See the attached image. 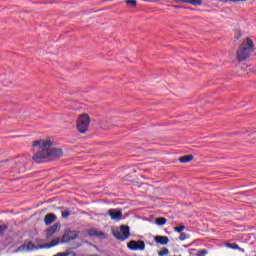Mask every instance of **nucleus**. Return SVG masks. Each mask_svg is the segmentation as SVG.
I'll return each mask as SVG.
<instances>
[{"instance_id": "30", "label": "nucleus", "mask_w": 256, "mask_h": 256, "mask_svg": "<svg viewBox=\"0 0 256 256\" xmlns=\"http://www.w3.org/2000/svg\"><path fill=\"white\" fill-rule=\"evenodd\" d=\"M220 3H223V1H225V0H218Z\"/></svg>"}, {"instance_id": "8", "label": "nucleus", "mask_w": 256, "mask_h": 256, "mask_svg": "<svg viewBox=\"0 0 256 256\" xmlns=\"http://www.w3.org/2000/svg\"><path fill=\"white\" fill-rule=\"evenodd\" d=\"M60 229H61L60 223H56L52 225L50 228L46 230V238L50 239V237H53V235H55V233H57V231H59Z\"/></svg>"}, {"instance_id": "26", "label": "nucleus", "mask_w": 256, "mask_h": 256, "mask_svg": "<svg viewBox=\"0 0 256 256\" xmlns=\"http://www.w3.org/2000/svg\"><path fill=\"white\" fill-rule=\"evenodd\" d=\"M235 39H241V34H238V36H236Z\"/></svg>"}, {"instance_id": "9", "label": "nucleus", "mask_w": 256, "mask_h": 256, "mask_svg": "<svg viewBox=\"0 0 256 256\" xmlns=\"http://www.w3.org/2000/svg\"><path fill=\"white\" fill-rule=\"evenodd\" d=\"M64 241H65V235L62 236V240L59 237L54 238L50 244H44L42 245V247L43 249H51V247H57L59 243H64Z\"/></svg>"}, {"instance_id": "27", "label": "nucleus", "mask_w": 256, "mask_h": 256, "mask_svg": "<svg viewBox=\"0 0 256 256\" xmlns=\"http://www.w3.org/2000/svg\"><path fill=\"white\" fill-rule=\"evenodd\" d=\"M173 7H174V9H180V6H177V5H175Z\"/></svg>"}, {"instance_id": "29", "label": "nucleus", "mask_w": 256, "mask_h": 256, "mask_svg": "<svg viewBox=\"0 0 256 256\" xmlns=\"http://www.w3.org/2000/svg\"><path fill=\"white\" fill-rule=\"evenodd\" d=\"M62 217H65V212H62Z\"/></svg>"}, {"instance_id": "19", "label": "nucleus", "mask_w": 256, "mask_h": 256, "mask_svg": "<svg viewBox=\"0 0 256 256\" xmlns=\"http://www.w3.org/2000/svg\"><path fill=\"white\" fill-rule=\"evenodd\" d=\"M169 254V249L167 248H163L161 249L159 252H158V255L159 256H165V255H168Z\"/></svg>"}, {"instance_id": "18", "label": "nucleus", "mask_w": 256, "mask_h": 256, "mask_svg": "<svg viewBox=\"0 0 256 256\" xmlns=\"http://www.w3.org/2000/svg\"><path fill=\"white\" fill-rule=\"evenodd\" d=\"M174 231L176 232V233H183V231H185V225H180V226H178V227H174Z\"/></svg>"}, {"instance_id": "23", "label": "nucleus", "mask_w": 256, "mask_h": 256, "mask_svg": "<svg viewBox=\"0 0 256 256\" xmlns=\"http://www.w3.org/2000/svg\"><path fill=\"white\" fill-rule=\"evenodd\" d=\"M187 234L186 233H181L180 235V241H185V239H187Z\"/></svg>"}, {"instance_id": "2", "label": "nucleus", "mask_w": 256, "mask_h": 256, "mask_svg": "<svg viewBox=\"0 0 256 256\" xmlns=\"http://www.w3.org/2000/svg\"><path fill=\"white\" fill-rule=\"evenodd\" d=\"M255 51V44L251 38H246L244 41L239 45L236 51V58L239 62L247 61L249 57H251V53Z\"/></svg>"}, {"instance_id": "1", "label": "nucleus", "mask_w": 256, "mask_h": 256, "mask_svg": "<svg viewBox=\"0 0 256 256\" xmlns=\"http://www.w3.org/2000/svg\"><path fill=\"white\" fill-rule=\"evenodd\" d=\"M52 145L53 141H51V138L34 141L32 148L36 153L32 156V161L35 163H45L51 161V159L63 157V150L61 148L51 149Z\"/></svg>"}, {"instance_id": "12", "label": "nucleus", "mask_w": 256, "mask_h": 256, "mask_svg": "<svg viewBox=\"0 0 256 256\" xmlns=\"http://www.w3.org/2000/svg\"><path fill=\"white\" fill-rule=\"evenodd\" d=\"M78 235H79V233L77 231L68 230L65 235L66 243H67V241H73V240L77 239Z\"/></svg>"}, {"instance_id": "25", "label": "nucleus", "mask_w": 256, "mask_h": 256, "mask_svg": "<svg viewBox=\"0 0 256 256\" xmlns=\"http://www.w3.org/2000/svg\"><path fill=\"white\" fill-rule=\"evenodd\" d=\"M54 256H65V253H64V252L58 253V254H56V255H54Z\"/></svg>"}, {"instance_id": "14", "label": "nucleus", "mask_w": 256, "mask_h": 256, "mask_svg": "<svg viewBox=\"0 0 256 256\" xmlns=\"http://www.w3.org/2000/svg\"><path fill=\"white\" fill-rule=\"evenodd\" d=\"M88 234L91 237H99L100 239H105L106 235L103 232H98L97 230H89Z\"/></svg>"}, {"instance_id": "31", "label": "nucleus", "mask_w": 256, "mask_h": 256, "mask_svg": "<svg viewBox=\"0 0 256 256\" xmlns=\"http://www.w3.org/2000/svg\"><path fill=\"white\" fill-rule=\"evenodd\" d=\"M65 256H69V253H68V252H66V253H65Z\"/></svg>"}, {"instance_id": "21", "label": "nucleus", "mask_w": 256, "mask_h": 256, "mask_svg": "<svg viewBox=\"0 0 256 256\" xmlns=\"http://www.w3.org/2000/svg\"><path fill=\"white\" fill-rule=\"evenodd\" d=\"M207 253H209V251H207L206 249H204V250H199V251L196 253V256H205V255H207Z\"/></svg>"}, {"instance_id": "3", "label": "nucleus", "mask_w": 256, "mask_h": 256, "mask_svg": "<svg viewBox=\"0 0 256 256\" xmlns=\"http://www.w3.org/2000/svg\"><path fill=\"white\" fill-rule=\"evenodd\" d=\"M90 125L91 117L87 113L81 114L76 121V129L79 133H87Z\"/></svg>"}, {"instance_id": "10", "label": "nucleus", "mask_w": 256, "mask_h": 256, "mask_svg": "<svg viewBox=\"0 0 256 256\" xmlns=\"http://www.w3.org/2000/svg\"><path fill=\"white\" fill-rule=\"evenodd\" d=\"M175 3H189L190 5H194V7H199L203 5L202 0H173Z\"/></svg>"}, {"instance_id": "16", "label": "nucleus", "mask_w": 256, "mask_h": 256, "mask_svg": "<svg viewBox=\"0 0 256 256\" xmlns=\"http://www.w3.org/2000/svg\"><path fill=\"white\" fill-rule=\"evenodd\" d=\"M226 247H228L229 249H238V251H241L242 253H245V249L239 247V245H237L235 243H227Z\"/></svg>"}, {"instance_id": "22", "label": "nucleus", "mask_w": 256, "mask_h": 256, "mask_svg": "<svg viewBox=\"0 0 256 256\" xmlns=\"http://www.w3.org/2000/svg\"><path fill=\"white\" fill-rule=\"evenodd\" d=\"M7 231V226L6 225H0V236L3 235Z\"/></svg>"}, {"instance_id": "7", "label": "nucleus", "mask_w": 256, "mask_h": 256, "mask_svg": "<svg viewBox=\"0 0 256 256\" xmlns=\"http://www.w3.org/2000/svg\"><path fill=\"white\" fill-rule=\"evenodd\" d=\"M108 215H110L112 221H121L123 217V211L117 209H109Z\"/></svg>"}, {"instance_id": "15", "label": "nucleus", "mask_w": 256, "mask_h": 256, "mask_svg": "<svg viewBox=\"0 0 256 256\" xmlns=\"http://www.w3.org/2000/svg\"><path fill=\"white\" fill-rule=\"evenodd\" d=\"M178 161L180 163H189L190 161H193V155H185L178 158Z\"/></svg>"}, {"instance_id": "20", "label": "nucleus", "mask_w": 256, "mask_h": 256, "mask_svg": "<svg viewBox=\"0 0 256 256\" xmlns=\"http://www.w3.org/2000/svg\"><path fill=\"white\" fill-rule=\"evenodd\" d=\"M125 3L131 7H137V0H126Z\"/></svg>"}, {"instance_id": "13", "label": "nucleus", "mask_w": 256, "mask_h": 256, "mask_svg": "<svg viewBox=\"0 0 256 256\" xmlns=\"http://www.w3.org/2000/svg\"><path fill=\"white\" fill-rule=\"evenodd\" d=\"M154 241H156V243H159L160 245H167V243H169V237H167V236H156L154 238Z\"/></svg>"}, {"instance_id": "24", "label": "nucleus", "mask_w": 256, "mask_h": 256, "mask_svg": "<svg viewBox=\"0 0 256 256\" xmlns=\"http://www.w3.org/2000/svg\"><path fill=\"white\" fill-rule=\"evenodd\" d=\"M225 1H231L232 3H237L239 1H247V0H225Z\"/></svg>"}, {"instance_id": "11", "label": "nucleus", "mask_w": 256, "mask_h": 256, "mask_svg": "<svg viewBox=\"0 0 256 256\" xmlns=\"http://www.w3.org/2000/svg\"><path fill=\"white\" fill-rule=\"evenodd\" d=\"M55 221H57V216H55V214H46L44 217L45 225H51L52 223H55Z\"/></svg>"}, {"instance_id": "6", "label": "nucleus", "mask_w": 256, "mask_h": 256, "mask_svg": "<svg viewBox=\"0 0 256 256\" xmlns=\"http://www.w3.org/2000/svg\"><path fill=\"white\" fill-rule=\"evenodd\" d=\"M127 247L131 251H145V242L143 240H132L127 244Z\"/></svg>"}, {"instance_id": "17", "label": "nucleus", "mask_w": 256, "mask_h": 256, "mask_svg": "<svg viewBox=\"0 0 256 256\" xmlns=\"http://www.w3.org/2000/svg\"><path fill=\"white\" fill-rule=\"evenodd\" d=\"M167 223V219L163 217L156 218V225H165Z\"/></svg>"}, {"instance_id": "28", "label": "nucleus", "mask_w": 256, "mask_h": 256, "mask_svg": "<svg viewBox=\"0 0 256 256\" xmlns=\"http://www.w3.org/2000/svg\"><path fill=\"white\" fill-rule=\"evenodd\" d=\"M68 215H69V212L66 211V212H65V217H67Z\"/></svg>"}, {"instance_id": "5", "label": "nucleus", "mask_w": 256, "mask_h": 256, "mask_svg": "<svg viewBox=\"0 0 256 256\" xmlns=\"http://www.w3.org/2000/svg\"><path fill=\"white\" fill-rule=\"evenodd\" d=\"M39 249H43V245H35L33 242H28L18 247L17 251L22 253H29L31 251H37Z\"/></svg>"}, {"instance_id": "4", "label": "nucleus", "mask_w": 256, "mask_h": 256, "mask_svg": "<svg viewBox=\"0 0 256 256\" xmlns=\"http://www.w3.org/2000/svg\"><path fill=\"white\" fill-rule=\"evenodd\" d=\"M113 236L115 239H118V241H125L126 239H129V237H131L129 226H120V230L113 231Z\"/></svg>"}]
</instances>
